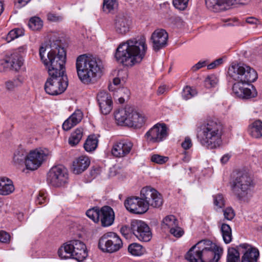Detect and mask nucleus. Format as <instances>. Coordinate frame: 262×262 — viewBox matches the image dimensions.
Listing matches in <instances>:
<instances>
[{"instance_id":"nucleus-37","label":"nucleus","mask_w":262,"mask_h":262,"mask_svg":"<svg viewBox=\"0 0 262 262\" xmlns=\"http://www.w3.org/2000/svg\"><path fill=\"white\" fill-rule=\"evenodd\" d=\"M118 6L116 0H103V10L109 13L115 9Z\"/></svg>"},{"instance_id":"nucleus-20","label":"nucleus","mask_w":262,"mask_h":262,"mask_svg":"<svg viewBox=\"0 0 262 262\" xmlns=\"http://www.w3.org/2000/svg\"><path fill=\"white\" fill-rule=\"evenodd\" d=\"M97 101L102 114H108L112 110L111 97L106 92L101 91L97 94Z\"/></svg>"},{"instance_id":"nucleus-25","label":"nucleus","mask_w":262,"mask_h":262,"mask_svg":"<svg viewBox=\"0 0 262 262\" xmlns=\"http://www.w3.org/2000/svg\"><path fill=\"white\" fill-rule=\"evenodd\" d=\"M144 123V117L139 113L134 111L132 108L126 126L134 128H140Z\"/></svg>"},{"instance_id":"nucleus-23","label":"nucleus","mask_w":262,"mask_h":262,"mask_svg":"<svg viewBox=\"0 0 262 262\" xmlns=\"http://www.w3.org/2000/svg\"><path fill=\"white\" fill-rule=\"evenodd\" d=\"M90 160L86 156H80L73 162V171L75 174H79L88 168Z\"/></svg>"},{"instance_id":"nucleus-36","label":"nucleus","mask_w":262,"mask_h":262,"mask_svg":"<svg viewBox=\"0 0 262 262\" xmlns=\"http://www.w3.org/2000/svg\"><path fill=\"white\" fill-rule=\"evenodd\" d=\"M133 226V221H132L130 225L129 226L128 225H124L120 228V232L126 239L131 238L132 236L134 235Z\"/></svg>"},{"instance_id":"nucleus-29","label":"nucleus","mask_w":262,"mask_h":262,"mask_svg":"<svg viewBox=\"0 0 262 262\" xmlns=\"http://www.w3.org/2000/svg\"><path fill=\"white\" fill-rule=\"evenodd\" d=\"M83 134V129L81 127L77 128L72 133L69 138V143L71 146H75L81 140Z\"/></svg>"},{"instance_id":"nucleus-17","label":"nucleus","mask_w":262,"mask_h":262,"mask_svg":"<svg viewBox=\"0 0 262 262\" xmlns=\"http://www.w3.org/2000/svg\"><path fill=\"white\" fill-rule=\"evenodd\" d=\"M168 38V33L165 30H156L152 33L150 37L153 50L156 52H158L164 48L167 45Z\"/></svg>"},{"instance_id":"nucleus-8","label":"nucleus","mask_w":262,"mask_h":262,"mask_svg":"<svg viewBox=\"0 0 262 262\" xmlns=\"http://www.w3.org/2000/svg\"><path fill=\"white\" fill-rule=\"evenodd\" d=\"M49 154V151L46 148L36 149L31 151L28 155L23 151H18L14 154L13 161L18 164L25 161L26 168L34 170L41 166Z\"/></svg>"},{"instance_id":"nucleus-30","label":"nucleus","mask_w":262,"mask_h":262,"mask_svg":"<svg viewBox=\"0 0 262 262\" xmlns=\"http://www.w3.org/2000/svg\"><path fill=\"white\" fill-rule=\"evenodd\" d=\"M98 140L95 135L88 137L84 144V148L88 152H91L96 149L98 145Z\"/></svg>"},{"instance_id":"nucleus-21","label":"nucleus","mask_w":262,"mask_h":262,"mask_svg":"<svg viewBox=\"0 0 262 262\" xmlns=\"http://www.w3.org/2000/svg\"><path fill=\"white\" fill-rule=\"evenodd\" d=\"M99 216V221H101L103 227H108L112 225L114 222L115 215L113 209L108 206L102 207L100 209Z\"/></svg>"},{"instance_id":"nucleus-44","label":"nucleus","mask_w":262,"mask_h":262,"mask_svg":"<svg viewBox=\"0 0 262 262\" xmlns=\"http://www.w3.org/2000/svg\"><path fill=\"white\" fill-rule=\"evenodd\" d=\"M188 1L189 0H173L172 3L176 8L184 10L187 8Z\"/></svg>"},{"instance_id":"nucleus-58","label":"nucleus","mask_w":262,"mask_h":262,"mask_svg":"<svg viewBox=\"0 0 262 262\" xmlns=\"http://www.w3.org/2000/svg\"><path fill=\"white\" fill-rule=\"evenodd\" d=\"M4 11V6L1 1H0V15Z\"/></svg>"},{"instance_id":"nucleus-42","label":"nucleus","mask_w":262,"mask_h":262,"mask_svg":"<svg viewBox=\"0 0 262 262\" xmlns=\"http://www.w3.org/2000/svg\"><path fill=\"white\" fill-rule=\"evenodd\" d=\"M196 91L190 86H185L182 92V97L185 100L190 99L196 94Z\"/></svg>"},{"instance_id":"nucleus-2","label":"nucleus","mask_w":262,"mask_h":262,"mask_svg":"<svg viewBox=\"0 0 262 262\" xmlns=\"http://www.w3.org/2000/svg\"><path fill=\"white\" fill-rule=\"evenodd\" d=\"M228 75L235 81H237L232 86L235 95L243 99L254 98L257 96L255 89L252 90L245 86V84L253 82L257 78L256 72L249 66L243 64L232 65L228 69Z\"/></svg>"},{"instance_id":"nucleus-24","label":"nucleus","mask_w":262,"mask_h":262,"mask_svg":"<svg viewBox=\"0 0 262 262\" xmlns=\"http://www.w3.org/2000/svg\"><path fill=\"white\" fill-rule=\"evenodd\" d=\"M82 117V113L80 111H75L64 121L62 124L63 129L66 131L69 130L81 121Z\"/></svg>"},{"instance_id":"nucleus-12","label":"nucleus","mask_w":262,"mask_h":262,"mask_svg":"<svg viewBox=\"0 0 262 262\" xmlns=\"http://www.w3.org/2000/svg\"><path fill=\"white\" fill-rule=\"evenodd\" d=\"M123 246L120 237L115 233L104 234L99 239V248L103 252L112 253L119 251Z\"/></svg>"},{"instance_id":"nucleus-54","label":"nucleus","mask_w":262,"mask_h":262,"mask_svg":"<svg viewBox=\"0 0 262 262\" xmlns=\"http://www.w3.org/2000/svg\"><path fill=\"white\" fill-rule=\"evenodd\" d=\"M246 23L249 24H256L258 22V20L253 17H248L246 19Z\"/></svg>"},{"instance_id":"nucleus-56","label":"nucleus","mask_w":262,"mask_h":262,"mask_svg":"<svg viewBox=\"0 0 262 262\" xmlns=\"http://www.w3.org/2000/svg\"><path fill=\"white\" fill-rule=\"evenodd\" d=\"M165 90V87L164 86H160L158 90V94L159 95L163 94Z\"/></svg>"},{"instance_id":"nucleus-55","label":"nucleus","mask_w":262,"mask_h":262,"mask_svg":"<svg viewBox=\"0 0 262 262\" xmlns=\"http://www.w3.org/2000/svg\"><path fill=\"white\" fill-rule=\"evenodd\" d=\"M230 158V156L229 155L226 154L222 157V158L221 159V162L223 164H225L229 161Z\"/></svg>"},{"instance_id":"nucleus-53","label":"nucleus","mask_w":262,"mask_h":262,"mask_svg":"<svg viewBox=\"0 0 262 262\" xmlns=\"http://www.w3.org/2000/svg\"><path fill=\"white\" fill-rule=\"evenodd\" d=\"M48 20L52 21H57L62 19L61 17L57 16L54 14L49 13L47 15Z\"/></svg>"},{"instance_id":"nucleus-5","label":"nucleus","mask_w":262,"mask_h":262,"mask_svg":"<svg viewBox=\"0 0 262 262\" xmlns=\"http://www.w3.org/2000/svg\"><path fill=\"white\" fill-rule=\"evenodd\" d=\"M78 77L84 84L95 83L100 77L103 64L101 59L92 55L82 54L78 56L76 61Z\"/></svg>"},{"instance_id":"nucleus-13","label":"nucleus","mask_w":262,"mask_h":262,"mask_svg":"<svg viewBox=\"0 0 262 262\" xmlns=\"http://www.w3.org/2000/svg\"><path fill=\"white\" fill-rule=\"evenodd\" d=\"M68 173L67 169L62 165L53 167L49 171L47 181L50 185L58 187L68 183Z\"/></svg>"},{"instance_id":"nucleus-35","label":"nucleus","mask_w":262,"mask_h":262,"mask_svg":"<svg viewBox=\"0 0 262 262\" xmlns=\"http://www.w3.org/2000/svg\"><path fill=\"white\" fill-rule=\"evenodd\" d=\"M178 224V221L173 215H168L163 220V225L165 226L169 229L172 227H177Z\"/></svg>"},{"instance_id":"nucleus-38","label":"nucleus","mask_w":262,"mask_h":262,"mask_svg":"<svg viewBox=\"0 0 262 262\" xmlns=\"http://www.w3.org/2000/svg\"><path fill=\"white\" fill-rule=\"evenodd\" d=\"M100 211V209L97 207H95L89 209L86 211V214L88 217L92 219L95 223H98L99 222Z\"/></svg>"},{"instance_id":"nucleus-9","label":"nucleus","mask_w":262,"mask_h":262,"mask_svg":"<svg viewBox=\"0 0 262 262\" xmlns=\"http://www.w3.org/2000/svg\"><path fill=\"white\" fill-rule=\"evenodd\" d=\"M58 254L61 259L73 258L82 261L88 256V251L83 242L73 239L61 246L58 250Z\"/></svg>"},{"instance_id":"nucleus-49","label":"nucleus","mask_w":262,"mask_h":262,"mask_svg":"<svg viewBox=\"0 0 262 262\" xmlns=\"http://www.w3.org/2000/svg\"><path fill=\"white\" fill-rule=\"evenodd\" d=\"M123 75H125V76L127 75V73L125 71L120 70V71H118V77H116V78H114V79H113V83L115 85H118L120 83L121 79H122V80H124L123 78L121 77V76Z\"/></svg>"},{"instance_id":"nucleus-6","label":"nucleus","mask_w":262,"mask_h":262,"mask_svg":"<svg viewBox=\"0 0 262 262\" xmlns=\"http://www.w3.org/2000/svg\"><path fill=\"white\" fill-rule=\"evenodd\" d=\"M223 253V249L210 240H203L193 246L185 258L189 262H217Z\"/></svg>"},{"instance_id":"nucleus-50","label":"nucleus","mask_w":262,"mask_h":262,"mask_svg":"<svg viewBox=\"0 0 262 262\" xmlns=\"http://www.w3.org/2000/svg\"><path fill=\"white\" fill-rule=\"evenodd\" d=\"M181 146L185 150L189 149L192 146L191 139L189 137H186L182 143Z\"/></svg>"},{"instance_id":"nucleus-18","label":"nucleus","mask_w":262,"mask_h":262,"mask_svg":"<svg viewBox=\"0 0 262 262\" xmlns=\"http://www.w3.org/2000/svg\"><path fill=\"white\" fill-rule=\"evenodd\" d=\"M133 146L132 142L128 140H120L115 142L112 149V155L117 158H122L127 155Z\"/></svg>"},{"instance_id":"nucleus-51","label":"nucleus","mask_w":262,"mask_h":262,"mask_svg":"<svg viewBox=\"0 0 262 262\" xmlns=\"http://www.w3.org/2000/svg\"><path fill=\"white\" fill-rule=\"evenodd\" d=\"M223 63V59L221 58H220L219 59H217L212 62L211 63L207 65V69L208 70H211L215 68L219 65L222 64Z\"/></svg>"},{"instance_id":"nucleus-32","label":"nucleus","mask_w":262,"mask_h":262,"mask_svg":"<svg viewBox=\"0 0 262 262\" xmlns=\"http://www.w3.org/2000/svg\"><path fill=\"white\" fill-rule=\"evenodd\" d=\"M221 232L226 244L230 243L232 239V230L230 226L227 224L223 223L221 226Z\"/></svg>"},{"instance_id":"nucleus-46","label":"nucleus","mask_w":262,"mask_h":262,"mask_svg":"<svg viewBox=\"0 0 262 262\" xmlns=\"http://www.w3.org/2000/svg\"><path fill=\"white\" fill-rule=\"evenodd\" d=\"M170 232L173 236L177 237H181L184 233L183 230L182 228L179 227L178 224L177 225V227H173L170 229Z\"/></svg>"},{"instance_id":"nucleus-43","label":"nucleus","mask_w":262,"mask_h":262,"mask_svg":"<svg viewBox=\"0 0 262 262\" xmlns=\"http://www.w3.org/2000/svg\"><path fill=\"white\" fill-rule=\"evenodd\" d=\"M152 162L158 164H163L165 163L168 160L167 157L161 156L158 154H154L151 156L150 158Z\"/></svg>"},{"instance_id":"nucleus-10","label":"nucleus","mask_w":262,"mask_h":262,"mask_svg":"<svg viewBox=\"0 0 262 262\" xmlns=\"http://www.w3.org/2000/svg\"><path fill=\"white\" fill-rule=\"evenodd\" d=\"M253 187L251 177L247 172H239L233 180L232 190L236 198L241 200H246Z\"/></svg>"},{"instance_id":"nucleus-14","label":"nucleus","mask_w":262,"mask_h":262,"mask_svg":"<svg viewBox=\"0 0 262 262\" xmlns=\"http://www.w3.org/2000/svg\"><path fill=\"white\" fill-rule=\"evenodd\" d=\"M168 135L167 128L165 124L157 123L152 126L144 135L149 144L159 143L165 139Z\"/></svg>"},{"instance_id":"nucleus-41","label":"nucleus","mask_w":262,"mask_h":262,"mask_svg":"<svg viewBox=\"0 0 262 262\" xmlns=\"http://www.w3.org/2000/svg\"><path fill=\"white\" fill-rule=\"evenodd\" d=\"M24 34V30L19 28H16L10 31L7 36V38H10V40H13L19 36Z\"/></svg>"},{"instance_id":"nucleus-60","label":"nucleus","mask_w":262,"mask_h":262,"mask_svg":"<svg viewBox=\"0 0 262 262\" xmlns=\"http://www.w3.org/2000/svg\"><path fill=\"white\" fill-rule=\"evenodd\" d=\"M124 92H125V91H126V92H128V90H127V89H124Z\"/></svg>"},{"instance_id":"nucleus-19","label":"nucleus","mask_w":262,"mask_h":262,"mask_svg":"<svg viewBox=\"0 0 262 262\" xmlns=\"http://www.w3.org/2000/svg\"><path fill=\"white\" fill-rule=\"evenodd\" d=\"M113 26L117 33L124 35L129 31V21L124 14L118 13L114 19Z\"/></svg>"},{"instance_id":"nucleus-48","label":"nucleus","mask_w":262,"mask_h":262,"mask_svg":"<svg viewBox=\"0 0 262 262\" xmlns=\"http://www.w3.org/2000/svg\"><path fill=\"white\" fill-rule=\"evenodd\" d=\"M208 63V60L200 61L197 63L192 67L191 70L194 72L199 70L201 68L205 67Z\"/></svg>"},{"instance_id":"nucleus-59","label":"nucleus","mask_w":262,"mask_h":262,"mask_svg":"<svg viewBox=\"0 0 262 262\" xmlns=\"http://www.w3.org/2000/svg\"><path fill=\"white\" fill-rule=\"evenodd\" d=\"M118 100L120 103H123L125 101V100L123 97L119 98Z\"/></svg>"},{"instance_id":"nucleus-28","label":"nucleus","mask_w":262,"mask_h":262,"mask_svg":"<svg viewBox=\"0 0 262 262\" xmlns=\"http://www.w3.org/2000/svg\"><path fill=\"white\" fill-rule=\"evenodd\" d=\"M249 134L255 138L262 137V122L259 120L254 121L250 125L249 128Z\"/></svg>"},{"instance_id":"nucleus-52","label":"nucleus","mask_w":262,"mask_h":262,"mask_svg":"<svg viewBox=\"0 0 262 262\" xmlns=\"http://www.w3.org/2000/svg\"><path fill=\"white\" fill-rule=\"evenodd\" d=\"M47 201V198L43 192H40L38 196L36 199V203L37 204L41 205Z\"/></svg>"},{"instance_id":"nucleus-45","label":"nucleus","mask_w":262,"mask_h":262,"mask_svg":"<svg viewBox=\"0 0 262 262\" xmlns=\"http://www.w3.org/2000/svg\"><path fill=\"white\" fill-rule=\"evenodd\" d=\"M225 219L231 221L235 216V213L231 207H227L223 210Z\"/></svg>"},{"instance_id":"nucleus-40","label":"nucleus","mask_w":262,"mask_h":262,"mask_svg":"<svg viewBox=\"0 0 262 262\" xmlns=\"http://www.w3.org/2000/svg\"><path fill=\"white\" fill-rule=\"evenodd\" d=\"M213 203L214 205L218 208H223L225 205V200L223 195L221 193H219L213 195Z\"/></svg>"},{"instance_id":"nucleus-26","label":"nucleus","mask_w":262,"mask_h":262,"mask_svg":"<svg viewBox=\"0 0 262 262\" xmlns=\"http://www.w3.org/2000/svg\"><path fill=\"white\" fill-rule=\"evenodd\" d=\"M15 190L13 181L6 177L0 178V195H8Z\"/></svg>"},{"instance_id":"nucleus-1","label":"nucleus","mask_w":262,"mask_h":262,"mask_svg":"<svg viewBox=\"0 0 262 262\" xmlns=\"http://www.w3.org/2000/svg\"><path fill=\"white\" fill-rule=\"evenodd\" d=\"M46 48H39V56L44 64L49 77L44 86L46 92L50 95H58L63 93L68 85L66 74V53L63 48L50 50L46 55Z\"/></svg>"},{"instance_id":"nucleus-33","label":"nucleus","mask_w":262,"mask_h":262,"mask_svg":"<svg viewBox=\"0 0 262 262\" xmlns=\"http://www.w3.org/2000/svg\"><path fill=\"white\" fill-rule=\"evenodd\" d=\"M128 252L134 256H140L143 254L142 246L137 243H132L128 247Z\"/></svg>"},{"instance_id":"nucleus-57","label":"nucleus","mask_w":262,"mask_h":262,"mask_svg":"<svg viewBox=\"0 0 262 262\" xmlns=\"http://www.w3.org/2000/svg\"><path fill=\"white\" fill-rule=\"evenodd\" d=\"M31 0H18V3L20 4L22 6H25L28 4Z\"/></svg>"},{"instance_id":"nucleus-15","label":"nucleus","mask_w":262,"mask_h":262,"mask_svg":"<svg viewBox=\"0 0 262 262\" xmlns=\"http://www.w3.org/2000/svg\"><path fill=\"white\" fill-rule=\"evenodd\" d=\"M250 0H205L207 8L214 12L224 11L229 9L230 6L239 4L245 5Z\"/></svg>"},{"instance_id":"nucleus-27","label":"nucleus","mask_w":262,"mask_h":262,"mask_svg":"<svg viewBox=\"0 0 262 262\" xmlns=\"http://www.w3.org/2000/svg\"><path fill=\"white\" fill-rule=\"evenodd\" d=\"M132 108H125L119 110L115 114V118L118 124L126 125L129 114L130 113Z\"/></svg>"},{"instance_id":"nucleus-39","label":"nucleus","mask_w":262,"mask_h":262,"mask_svg":"<svg viewBox=\"0 0 262 262\" xmlns=\"http://www.w3.org/2000/svg\"><path fill=\"white\" fill-rule=\"evenodd\" d=\"M217 78L213 75L207 76L204 81L205 85L208 89L214 87L217 84Z\"/></svg>"},{"instance_id":"nucleus-22","label":"nucleus","mask_w":262,"mask_h":262,"mask_svg":"<svg viewBox=\"0 0 262 262\" xmlns=\"http://www.w3.org/2000/svg\"><path fill=\"white\" fill-rule=\"evenodd\" d=\"M7 66H10V68L15 71H19L24 64V59L19 52H13L8 57V59L4 61Z\"/></svg>"},{"instance_id":"nucleus-7","label":"nucleus","mask_w":262,"mask_h":262,"mask_svg":"<svg viewBox=\"0 0 262 262\" xmlns=\"http://www.w3.org/2000/svg\"><path fill=\"white\" fill-rule=\"evenodd\" d=\"M198 136L201 144L208 149L219 148L222 144V125L216 121L209 120L200 126Z\"/></svg>"},{"instance_id":"nucleus-16","label":"nucleus","mask_w":262,"mask_h":262,"mask_svg":"<svg viewBox=\"0 0 262 262\" xmlns=\"http://www.w3.org/2000/svg\"><path fill=\"white\" fill-rule=\"evenodd\" d=\"M133 229L134 235L139 241L148 242L152 236L151 232L148 226L141 220H133Z\"/></svg>"},{"instance_id":"nucleus-34","label":"nucleus","mask_w":262,"mask_h":262,"mask_svg":"<svg viewBox=\"0 0 262 262\" xmlns=\"http://www.w3.org/2000/svg\"><path fill=\"white\" fill-rule=\"evenodd\" d=\"M28 26L32 30L37 31L42 28V21L40 18L33 17L30 19Z\"/></svg>"},{"instance_id":"nucleus-3","label":"nucleus","mask_w":262,"mask_h":262,"mask_svg":"<svg viewBox=\"0 0 262 262\" xmlns=\"http://www.w3.org/2000/svg\"><path fill=\"white\" fill-rule=\"evenodd\" d=\"M146 50V38L141 36L121 42L116 49L115 58L124 65L133 66L143 60Z\"/></svg>"},{"instance_id":"nucleus-47","label":"nucleus","mask_w":262,"mask_h":262,"mask_svg":"<svg viewBox=\"0 0 262 262\" xmlns=\"http://www.w3.org/2000/svg\"><path fill=\"white\" fill-rule=\"evenodd\" d=\"M10 235L3 230L0 231V243H9L10 241Z\"/></svg>"},{"instance_id":"nucleus-4","label":"nucleus","mask_w":262,"mask_h":262,"mask_svg":"<svg viewBox=\"0 0 262 262\" xmlns=\"http://www.w3.org/2000/svg\"><path fill=\"white\" fill-rule=\"evenodd\" d=\"M162 204L161 195L155 189L149 186L141 189L140 197H129L124 201L126 209L135 214L144 213L148 210L149 206L158 208Z\"/></svg>"},{"instance_id":"nucleus-11","label":"nucleus","mask_w":262,"mask_h":262,"mask_svg":"<svg viewBox=\"0 0 262 262\" xmlns=\"http://www.w3.org/2000/svg\"><path fill=\"white\" fill-rule=\"evenodd\" d=\"M239 252L244 253L242 262H256L259 252L248 244H242L236 247L229 248L227 257V262H240Z\"/></svg>"},{"instance_id":"nucleus-31","label":"nucleus","mask_w":262,"mask_h":262,"mask_svg":"<svg viewBox=\"0 0 262 262\" xmlns=\"http://www.w3.org/2000/svg\"><path fill=\"white\" fill-rule=\"evenodd\" d=\"M23 78L18 76L12 79L6 81L5 83V88L8 91H13L18 86H20L23 82Z\"/></svg>"}]
</instances>
